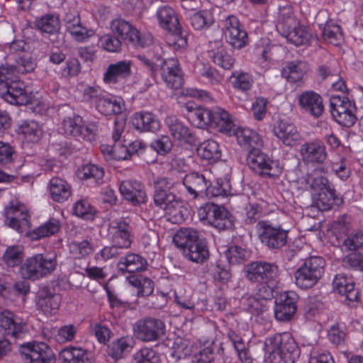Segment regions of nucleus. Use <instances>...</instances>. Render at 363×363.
Instances as JSON below:
<instances>
[{"label": "nucleus", "mask_w": 363, "mask_h": 363, "mask_svg": "<svg viewBox=\"0 0 363 363\" xmlns=\"http://www.w3.org/2000/svg\"><path fill=\"white\" fill-rule=\"evenodd\" d=\"M21 354L26 363H55L48 346L44 342H31L23 345Z\"/></svg>", "instance_id": "obj_16"}, {"label": "nucleus", "mask_w": 363, "mask_h": 363, "mask_svg": "<svg viewBox=\"0 0 363 363\" xmlns=\"http://www.w3.org/2000/svg\"><path fill=\"white\" fill-rule=\"evenodd\" d=\"M182 182L193 199L203 198L206 194L208 181L203 174L198 172L190 173L184 177Z\"/></svg>", "instance_id": "obj_32"}, {"label": "nucleus", "mask_w": 363, "mask_h": 363, "mask_svg": "<svg viewBox=\"0 0 363 363\" xmlns=\"http://www.w3.org/2000/svg\"><path fill=\"white\" fill-rule=\"evenodd\" d=\"M308 182L310 183L312 189L316 191H323L324 194L327 193L330 199H334L335 189L330 185L326 177L322 175L311 177L308 179Z\"/></svg>", "instance_id": "obj_61"}, {"label": "nucleus", "mask_w": 363, "mask_h": 363, "mask_svg": "<svg viewBox=\"0 0 363 363\" xmlns=\"http://www.w3.org/2000/svg\"><path fill=\"white\" fill-rule=\"evenodd\" d=\"M134 334L138 340L153 342L159 340L165 333L163 321L155 318H145L134 325Z\"/></svg>", "instance_id": "obj_11"}, {"label": "nucleus", "mask_w": 363, "mask_h": 363, "mask_svg": "<svg viewBox=\"0 0 363 363\" xmlns=\"http://www.w3.org/2000/svg\"><path fill=\"white\" fill-rule=\"evenodd\" d=\"M48 191L51 199L57 203L68 200L72 194L71 185L64 179L55 177L48 183Z\"/></svg>", "instance_id": "obj_34"}, {"label": "nucleus", "mask_w": 363, "mask_h": 363, "mask_svg": "<svg viewBox=\"0 0 363 363\" xmlns=\"http://www.w3.org/2000/svg\"><path fill=\"white\" fill-rule=\"evenodd\" d=\"M199 240L198 232L192 228H182L173 238L175 245L183 251Z\"/></svg>", "instance_id": "obj_45"}, {"label": "nucleus", "mask_w": 363, "mask_h": 363, "mask_svg": "<svg viewBox=\"0 0 363 363\" xmlns=\"http://www.w3.org/2000/svg\"><path fill=\"white\" fill-rule=\"evenodd\" d=\"M296 23V21L293 16L291 6H286L279 9L277 23L276 25L277 30L279 32L286 30V29L289 27H294Z\"/></svg>", "instance_id": "obj_56"}, {"label": "nucleus", "mask_w": 363, "mask_h": 363, "mask_svg": "<svg viewBox=\"0 0 363 363\" xmlns=\"http://www.w3.org/2000/svg\"><path fill=\"white\" fill-rule=\"evenodd\" d=\"M147 261L139 254L128 253L117 263L118 272L122 274L143 272L147 267Z\"/></svg>", "instance_id": "obj_29"}, {"label": "nucleus", "mask_w": 363, "mask_h": 363, "mask_svg": "<svg viewBox=\"0 0 363 363\" xmlns=\"http://www.w3.org/2000/svg\"><path fill=\"white\" fill-rule=\"evenodd\" d=\"M57 264L55 255L35 254L24 260L18 273L23 279L35 281L52 272Z\"/></svg>", "instance_id": "obj_3"}, {"label": "nucleus", "mask_w": 363, "mask_h": 363, "mask_svg": "<svg viewBox=\"0 0 363 363\" xmlns=\"http://www.w3.org/2000/svg\"><path fill=\"white\" fill-rule=\"evenodd\" d=\"M17 73L14 65L0 66V84L5 83L6 90L1 92V96L6 102L16 106L26 105L30 100L23 82L13 81V77Z\"/></svg>", "instance_id": "obj_2"}, {"label": "nucleus", "mask_w": 363, "mask_h": 363, "mask_svg": "<svg viewBox=\"0 0 363 363\" xmlns=\"http://www.w3.org/2000/svg\"><path fill=\"white\" fill-rule=\"evenodd\" d=\"M65 23L67 31L77 42H84L94 35V30L83 25L77 11L65 14Z\"/></svg>", "instance_id": "obj_20"}, {"label": "nucleus", "mask_w": 363, "mask_h": 363, "mask_svg": "<svg viewBox=\"0 0 363 363\" xmlns=\"http://www.w3.org/2000/svg\"><path fill=\"white\" fill-rule=\"evenodd\" d=\"M201 220L205 221L218 230L231 228L233 223L228 211L223 207L213 203H206L198 210Z\"/></svg>", "instance_id": "obj_10"}, {"label": "nucleus", "mask_w": 363, "mask_h": 363, "mask_svg": "<svg viewBox=\"0 0 363 363\" xmlns=\"http://www.w3.org/2000/svg\"><path fill=\"white\" fill-rule=\"evenodd\" d=\"M70 254L76 259H82L91 255L94 249L92 244L87 240L73 241L69 245Z\"/></svg>", "instance_id": "obj_57"}, {"label": "nucleus", "mask_w": 363, "mask_h": 363, "mask_svg": "<svg viewBox=\"0 0 363 363\" xmlns=\"http://www.w3.org/2000/svg\"><path fill=\"white\" fill-rule=\"evenodd\" d=\"M125 125V121L122 118H116L114 121V127L112 133V139L115 143L114 145H101L100 148L103 155L108 159H113L118 160L116 155H122L121 150H120L121 142L120 139L124 131Z\"/></svg>", "instance_id": "obj_31"}, {"label": "nucleus", "mask_w": 363, "mask_h": 363, "mask_svg": "<svg viewBox=\"0 0 363 363\" xmlns=\"http://www.w3.org/2000/svg\"><path fill=\"white\" fill-rule=\"evenodd\" d=\"M6 224L19 233L30 228V215L28 208L18 200L10 201L4 208Z\"/></svg>", "instance_id": "obj_8"}, {"label": "nucleus", "mask_w": 363, "mask_h": 363, "mask_svg": "<svg viewBox=\"0 0 363 363\" xmlns=\"http://www.w3.org/2000/svg\"><path fill=\"white\" fill-rule=\"evenodd\" d=\"M14 65L17 73L23 74L33 72L36 67V63L29 53L23 52L17 57Z\"/></svg>", "instance_id": "obj_63"}, {"label": "nucleus", "mask_w": 363, "mask_h": 363, "mask_svg": "<svg viewBox=\"0 0 363 363\" xmlns=\"http://www.w3.org/2000/svg\"><path fill=\"white\" fill-rule=\"evenodd\" d=\"M35 23L39 30L49 34L55 33L60 29V21L52 15L42 16Z\"/></svg>", "instance_id": "obj_62"}, {"label": "nucleus", "mask_w": 363, "mask_h": 363, "mask_svg": "<svg viewBox=\"0 0 363 363\" xmlns=\"http://www.w3.org/2000/svg\"><path fill=\"white\" fill-rule=\"evenodd\" d=\"M61 297L59 294L46 291H40L38 294L36 306L39 311L46 315L55 313L59 308Z\"/></svg>", "instance_id": "obj_35"}, {"label": "nucleus", "mask_w": 363, "mask_h": 363, "mask_svg": "<svg viewBox=\"0 0 363 363\" xmlns=\"http://www.w3.org/2000/svg\"><path fill=\"white\" fill-rule=\"evenodd\" d=\"M25 330L26 324L21 318L6 309L0 311V332L4 336L18 338Z\"/></svg>", "instance_id": "obj_18"}, {"label": "nucleus", "mask_w": 363, "mask_h": 363, "mask_svg": "<svg viewBox=\"0 0 363 363\" xmlns=\"http://www.w3.org/2000/svg\"><path fill=\"white\" fill-rule=\"evenodd\" d=\"M230 79H233L232 82L233 87L242 91L250 90L253 84L252 76L248 72L242 71L233 72Z\"/></svg>", "instance_id": "obj_59"}, {"label": "nucleus", "mask_w": 363, "mask_h": 363, "mask_svg": "<svg viewBox=\"0 0 363 363\" xmlns=\"http://www.w3.org/2000/svg\"><path fill=\"white\" fill-rule=\"evenodd\" d=\"M231 186L228 179L225 178H219L211 184H208L206 189V194L205 196L212 197H224L231 194Z\"/></svg>", "instance_id": "obj_48"}, {"label": "nucleus", "mask_w": 363, "mask_h": 363, "mask_svg": "<svg viewBox=\"0 0 363 363\" xmlns=\"http://www.w3.org/2000/svg\"><path fill=\"white\" fill-rule=\"evenodd\" d=\"M191 26L198 30L209 28L214 22L212 13L208 10H203L194 13L189 18Z\"/></svg>", "instance_id": "obj_54"}, {"label": "nucleus", "mask_w": 363, "mask_h": 363, "mask_svg": "<svg viewBox=\"0 0 363 363\" xmlns=\"http://www.w3.org/2000/svg\"><path fill=\"white\" fill-rule=\"evenodd\" d=\"M288 41L296 45H301L306 43L310 38L309 33L303 26L289 27L286 30L280 32Z\"/></svg>", "instance_id": "obj_47"}, {"label": "nucleus", "mask_w": 363, "mask_h": 363, "mask_svg": "<svg viewBox=\"0 0 363 363\" xmlns=\"http://www.w3.org/2000/svg\"><path fill=\"white\" fill-rule=\"evenodd\" d=\"M273 296L272 286H263L258 290L257 296H250L247 298L248 308L252 313L262 312L266 306L267 301Z\"/></svg>", "instance_id": "obj_39"}, {"label": "nucleus", "mask_w": 363, "mask_h": 363, "mask_svg": "<svg viewBox=\"0 0 363 363\" xmlns=\"http://www.w3.org/2000/svg\"><path fill=\"white\" fill-rule=\"evenodd\" d=\"M158 26L172 34L174 49L187 46V38L182 30L176 11L168 5L160 6L155 14Z\"/></svg>", "instance_id": "obj_4"}, {"label": "nucleus", "mask_w": 363, "mask_h": 363, "mask_svg": "<svg viewBox=\"0 0 363 363\" xmlns=\"http://www.w3.org/2000/svg\"><path fill=\"white\" fill-rule=\"evenodd\" d=\"M155 204L162 209L167 220L172 223H180L184 220L183 202L172 192L154 194Z\"/></svg>", "instance_id": "obj_9"}, {"label": "nucleus", "mask_w": 363, "mask_h": 363, "mask_svg": "<svg viewBox=\"0 0 363 363\" xmlns=\"http://www.w3.org/2000/svg\"><path fill=\"white\" fill-rule=\"evenodd\" d=\"M119 191L126 201L133 206H139L147 201L145 186L136 180L123 181L119 186Z\"/></svg>", "instance_id": "obj_24"}, {"label": "nucleus", "mask_w": 363, "mask_h": 363, "mask_svg": "<svg viewBox=\"0 0 363 363\" xmlns=\"http://www.w3.org/2000/svg\"><path fill=\"white\" fill-rule=\"evenodd\" d=\"M77 175L82 180L93 179L96 183L99 184L104 176V171L98 165L87 164L77 170Z\"/></svg>", "instance_id": "obj_52"}, {"label": "nucleus", "mask_w": 363, "mask_h": 363, "mask_svg": "<svg viewBox=\"0 0 363 363\" xmlns=\"http://www.w3.org/2000/svg\"><path fill=\"white\" fill-rule=\"evenodd\" d=\"M111 30L119 38L129 42L133 38H136V28H135L128 21L123 18H116L111 21Z\"/></svg>", "instance_id": "obj_42"}, {"label": "nucleus", "mask_w": 363, "mask_h": 363, "mask_svg": "<svg viewBox=\"0 0 363 363\" xmlns=\"http://www.w3.org/2000/svg\"><path fill=\"white\" fill-rule=\"evenodd\" d=\"M264 350L271 363H295L301 354L296 341L288 332L266 337Z\"/></svg>", "instance_id": "obj_1"}, {"label": "nucleus", "mask_w": 363, "mask_h": 363, "mask_svg": "<svg viewBox=\"0 0 363 363\" xmlns=\"http://www.w3.org/2000/svg\"><path fill=\"white\" fill-rule=\"evenodd\" d=\"M299 152L303 161L306 164H321L328 157L326 147L319 140L303 143Z\"/></svg>", "instance_id": "obj_21"}, {"label": "nucleus", "mask_w": 363, "mask_h": 363, "mask_svg": "<svg viewBox=\"0 0 363 363\" xmlns=\"http://www.w3.org/2000/svg\"><path fill=\"white\" fill-rule=\"evenodd\" d=\"M23 257V248L20 245H12L6 248L2 259L8 267H13L22 263Z\"/></svg>", "instance_id": "obj_55"}, {"label": "nucleus", "mask_w": 363, "mask_h": 363, "mask_svg": "<svg viewBox=\"0 0 363 363\" xmlns=\"http://www.w3.org/2000/svg\"><path fill=\"white\" fill-rule=\"evenodd\" d=\"M198 155L203 159L213 162L221 157L218 143L213 140H207L200 144L197 149Z\"/></svg>", "instance_id": "obj_44"}, {"label": "nucleus", "mask_w": 363, "mask_h": 363, "mask_svg": "<svg viewBox=\"0 0 363 363\" xmlns=\"http://www.w3.org/2000/svg\"><path fill=\"white\" fill-rule=\"evenodd\" d=\"M247 164L253 172L266 178L278 177L282 172L279 162L272 160L260 147L250 150Z\"/></svg>", "instance_id": "obj_6"}, {"label": "nucleus", "mask_w": 363, "mask_h": 363, "mask_svg": "<svg viewBox=\"0 0 363 363\" xmlns=\"http://www.w3.org/2000/svg\"><path fill=\"white\" fill-rule=\"evenodd\" d=\"M323 35L325 41L334 45H340L343 40L340 26L332 20L326 21L323 28Z\"/></svg>", "instance_id": "obj_50"}, {"label": "nucleus", "mask_w": 363, "mask_h": 363, "mask_svg": "<svg viewBox=\"0 0 363 363\" xmlns=\"http://www.w3.org/2000/svg\"><path fill=\"white\" fill-rule=\"evenodd\" d=\"M259 238L261 242L272 249H279L284 246L287 240L288 232L279 226H274L269 221H259Z\"/></svg>", "instance_id": "obj_13"}, {"label": "nucleus", "mask_w": 363, "mask_h": 363, "mask_svg": "<svg viewBox=\"0 0 363 363\" xmlns=\"http://www.w3.org/2000/svg\"><path fill=\"white\" fill-rule=\"evenodd\" d=\"M161 74L166 84L171 89H177L183 84V75L179 61L169 58L160 65Z\"/></svg>", "instance_id": "obj_23"}, {"label": "nucleus", "mask_w": 363, "mask_h": 363, "mask_svg": "<svg viewBox=\"0 0 363 363\" xmlns=\"http://www.w3.org/2000/svg\"><path fill=\"white\" fill-rule=\"evenodd\" d=\"M133 347V340L128 337L113 341L108 347V354L115 359H119L129 353Z\"/></svg>", "instance_id": "obj_46"}, {"label": "nucleus", "mask_w": 363, "mask_h": 363, "mask_svg": "<svg viewBox=\"0 0 363 363\" xmlns=\"http://www.w3.org/2000/svg\"><path fill=\"white\" fill-rule=\"evenodd\" d=\"M325 266V259L320 256L313 255L304 259L294 273L296 285L302 289L312 288L323 277Z\"/></svg>", "instance_id": "obj_5"}, {"label": "nucleus", "mask_w": 363, "mask_h": 363, "mask_svg": "<svg viewBox=\"0 0 363 363\" xmlns=\"http://www.w3.org/2000/svg\"><path fill=\"white\" fill-rule=\"evenodd\" d=\"M330 111L335 121L342 126L351 127L357 121L355 104L346 96H332Z\"/></svg>", "instance_id": "obj_7"}, {"label": "nucleus", "mask_w": 363, "mask_h": 363, "mask_svg": "<svg viewBox=\"0 0 363 363\" xmlns=\"http://www.w3.org/2000/svg\"><path fill=\"white\" fill-rule=\"evenodd\" d=\"M60 355L66 363H90L86 350L81 347H67Z\"/></svg>", "instance_id": "obj_49"}, {"label": "nucleus", "mask_w": 363, "mask_h": 363, "mask_svg": "<svg viewBox=\"0 0 363 363\" xmlns=\"http://www.w3.org/2000/svg\"><path fill=\"white\" fill-rule=\"evenodd\" d=\"M333 289L345 296V303L350 307H354L358 300V292L354 289V283L352 277L344 274H337L333 281Z\"/></svg>", "instance_id": "obj_25"}, {"label": "nucleus", "mask_w": 363, "mask_h": 363, "mask_svg": "<svg viewBox=\"0 0 363 363\" xmlns=\"http://www.w3.org/2000/svg\"><path fill=\"white\" fill-rule=\"evenodd\" d=\"M231 135L236 138L240 146L243 148L252 149L263 146L262 137L255 130L246 127H235Z\"/></svg>", "instance_id": "obj_30"}, {"label": "nucleus", "mask_w": 363, "mask_h": 363, "mask_svg": "<svg viewBox=\"0 0 363 363\" xmlns=\"http://www.w3.org/2000/svg\"><path fill=\"white\" fill-rule=\"evenodd\" d=\"M120 150H121L122 155H116L118 160H128L131 155H141L146 150L147 145L141 140H136L128 146L121 144Z\"/></svg>", "instance_id": "obj_58"}, {"label": "nucleus", "mask_w": 363, "mask_h": 363, "mask_svg": "<svg viewBox=\"0 0 363 363\" xmlns=\"http://www.w3.org/2000/svg\"><path fill=\"white\" fill-rule=\"evenodd\" d=\"M235 127L233 118L228 111L218 107L214 108L211 128L231 135Z\"/></svg>", "instance_id": "obj_36"}, {"label": "nucleus", "mask_w": 363, "mask_h": 363, "mask_svg": "<svg viewBox=\"0 0 363 363\" xmlns=\"http://www.w3.org/2000/svg\"><path fill=\"white\" fill-rule=\"evenodd\" d=\"M184 108L188 111V117L198 128L211 127L214 108L209 109L196 105L192 101L185 103Z\"/></svg>", "instance_id": "obj_28"}, {"label": "nucleus", "mask_w": 363, "mask_h": 363, "mask_svg": "<svg viewBox=\"0 0 363 363\" xmlns=\"http://www.w3.org/2000/svg\"><path fill=\"white\" fill-rule=\"evenodd\" d=\"M18 133L27 142L36 143L43 135V129L38 122L28 120L23 121L18 126Z\"/></svg>", "instance_id": "obj_40"}, {"label": "nucleus", "mask_w": 363, "mask_h": 363, "mask_svg": "<svg viewBox=\"0 0 363 363\" xmlns=\"http://www.w3.org/2000/svg\"><path fill=\"white\" fill-rule=\"evenodd\" d=\"M217 47L209 52V56L213 62L218 66L224 69L232 68L235 59L221 45L220 42L216 43Z\"/></svg>", "instance_id": "obj_41"}, {"label": "nucleus", "mask_w": 363, "mask_h": 363, "mask_svg": "<svg viewBox=\"0 0 363 363\" xmlns=\"http://www.w3.org/2000/svg\"><path fill=\"white\" fill-rule=\"evenodd\" d=\"M75 216L84 220H93L96 211L86 199H79L73 206Z\"/></svg>", "instance_id": "obj_60"}, {"label": "nucleus", "mask_w": 363, "mask_h": 363, "mask_svg": "<svg viewBox=\"0 0 363 363\" xmlns=\"http://www.w3.org/2000/svg\"><path fill=\"white\" fill-rule=\"evenodd\" d=\"M136 363H159V356L150 347H143L134 354Z\"/></svg>", "instance_id": "obj_64"}, {"label": "nucleus", "mask_w": 363, "mask_h": 363, "mask_svg": "<svg viewBox=\"0 0 363 363\" xmlns=\"http://www.w3.org/2000/svg\"><path fill=\"white\" fill-rule=\"evenodd\" d=\"M298 296L294 291H286L281 294L276 300L274 315L277 320L286 322L294 315L297 309Z\"/></svg>", "instance_id": "obj_15"}, {"label": "nucleus", "mask_w": 363, "mask_h": 363, "mask_svg": "<svg viewBox=\"0 0 363 363\" xmlns=\"http://www.w3.org/2000/svg\"><path fill=\"white\" fill-rule=\"evenodd\" d=\"M299 106L307 113L319 118L324 111L321 96L313 91H306L298 99Z\"/></svg>", "instance_id": "obj_27"}, {"label": "nucleus", "mask_w": 363, "mask_h": 363, "mask_svg": "<svg viewBox=\"0 0 363 363\" xmlns=\"http://www.w3.org/2000/svg\"><path fill=\"white\" fill-rule=\"evenodd\" d=\"M82 128H84V121L79 115L74 113L65 117L62 121V129L67 135L79 137L82 134Z\"/></svg>", "instance_id": "obj_53"}, {"label": "nucleus", "mask_w": 363, "mask_h": 363, "mask_svg": "<svg viewBox=\"0 0 363 363\" xmlns=\"http://www.w3.org/2000/svg\"><path fill=\"white\" fill-rule=\"evenodd\" d=\"M224 29L228 42L234 48L241 49L247 44V33L235 16L230 15L225 19Z\"/></svg>", "instance_id": "obj_14"}, {"label": "nucleus", "mask_w": 363, "mask_h": 363, "mask_svg": "<svg viewBox=\"0 0 363 363\" xmlns=\"http://www.w3.org/2000/svg\"><path fill=\"white\" fill-rule=\"evenodd\" d=\"M96 109L103 115L119 114L124 108L121 99L113 96L103 95L96 105Z\"/></svg>", "instance_id": "obj_38"}, {"label": "nucleus", "mask_w": 363, "mask_h": 363, "mask_svg": "<svg viewBox=\"0 0 363 363\" xmlns=\"http://www.w3.org/2000/svg\"><path fill=\"white\" fill-rule=\"evenodd\" d=\"M128 283L138 289V295L145 296L150 295L154 290L152 280L141 275L130 274L126 278Z\"/></svg>", "instance_id": "obj_51"}, {"label": "nucleus", "mask_w": 363, "mask_h": 363, "mask_svg": "<svg viewBox=\"0 0 363 363\" xmlns=\"http://www.w3.org/2000/svg\"><path fill=\"white\" fill-rule=\"evenodd\" d=\"M133 126L140 132L156 131L160 128V122L150 112L140 111L135 113L131 117Z\"/></svg>", "instance_id": "obj_33"}, {"label": "nucleus", "mask_w": 363, "mask_h": 363, "mask_svg": "<svg viewBox=\"0 0 363 363\" xmlns=\"http://www.w3.org/2000/svg\"><path fill=\"white\" fill-rule=\"evenodd\" d=\"M183 253L188 259L196 263H203L208 259L209 255L207 246L200 240L189 245Z\"/></svg>", "instance_id": "obj_43"}, {"label": "nucleus", "mask_w": 363, "mask_h": 363, "mask_svg": "<svg viewBox=\"0 0 363 363\" xmlns=\"http://www.w3.org/2000/svg\"><path fill=\"white\" fill-rule=\"evenodd\" d=\"M108 236L115 246L127 249L132 243L131 227L124 219L113 220L108 227Z\"/></svg>", "instance_id": "obj_17"}, {"label": "nucleus", "mask_w": 363, "mask_h": 363, "mask_svg": "<svg viewBox=\"0 0 363 363\" xmlns=\"http://www.w3.org/2000/svg\"><path fill=\"white\" fill-rule=\"evenodd\" d=\"M245 273L249 281L267 286H270V282L277 276L278 268L271 263L255 262L245 267Z\"/></svg>", "instance_id": "obj_12"}, {"label": "nucleus", "mask_w": 363, "mask_h": 363, "mask_svg": "<svg viewBox=\"0 0 363 363\" xmlns=\"http://www.w3.org/2000/svg\"><path fill=\"white\" fill-rule=\"evenodd\" d=\"M273 133L286 146H295L301 139L296 126L288 120L277 121L274 125Z\"/></svg>", "instance_id": "obj_22"}, {"label": "nucleus", "mask_w": 363, "mask_h": 363, "mask_svg": "<svg viewBox=\"0 0 363 363\" xmlns=\"http://www.w3.org/2000/svg\"><path fill=\"white\" fill-rule=\"evenodd\" d=\"M169 134L175 142L180 145H192L196 140V135L191 128L184 122L173 116H169L165 120Z\"/></svg>", "instance_id": "obj_19"}, {"label": "nucleus", "mask_w": 363, "mask_h": 363, "mask_svg": "<svg viewBox=\"0 0 363 363\" xmlns=\"http://www.w3.org/2000/svg\"><path fill=\"white\" fill-rule=\"evenodd\" d=\"M310 67L307 62L301 60H294L287 63L283 68L282 75L289 82L296 83L301 82Z\"/></svg>", "instance_id": "obj_37"}, {"label": "nucleus", "mask_w": 363, "mask_h": 363, "mask_svg": "<svg viewBox=\"0 0 363 363\" xmlns=\"http://www.w3.org/2000/svg\"><path fill=\"white\" fill-rule=\"evenodd\" d=\"M131 65L130 60H121L110 64L104 74V83L113 85L127 79L131 74Z\"/></svg>", "instance_id": "obj_26"}]
</instances>
